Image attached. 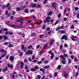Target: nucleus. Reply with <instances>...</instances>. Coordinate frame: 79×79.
<instances>
[{
    "mask_svg": "<svg viewBox=\"0 0 79 79\" xmlns=\"http://www.w3.org/2000/svg\"><path fill=\"white\" fill-rule=\"evenodd\" d=\"M5 23L7 24L8 25H9L10 27H16L17 26L16 25H10V23L9 22H8L7 21H5Z\"/></svg>",
    "mask_w": 79,
    "mask_h": 79,
    "instance_id": "obj_1",
    "label": "nucleus"
},
{
    "mask_svg": "<svg viewBox=\"0 0 79 79\" xmlns=\"http://www.w3.org/2000/svg\"><path fill=\"white\" fill-rule=\"evenodd\" d=\"M50 16H48L47 17L46 19L44 20V24H45L47 22V23H48V22H50Z\"/></svg>",
    "mask_w": 79,
    "mask_h": 79,
    "instance_id": "obj_2",
    "label": "nucleus"
},
{
    "mask_svg": "<svg viewBox=\"0 0 79 79\" xmlns=\"http://www.w3.org/2000/svg\"><path fill=\"white\" fill-rule=\"evenodd\" d=\"M49 53L51 54L52 56H51V59H52L54 57V54L53 52H52V50H50L49 52Z\"/></svg>",
    "mask_w": 79,
    "mask_h": 79,
    "instance_id": "obj_3",
    "label": "nucleus"
},
{
    "mask_svg": "<svg viewBox=\"0 0 79 79\" xmlns=\"http://www.w3.org/2000/svg\"><path fill=\"white\" fill-rule=\"evenodd\" d=\"M61 39L62 40L64 39L65 40H68V37H67V36L65 35H64L62 36L61 38Z\"/></svg>",
    "mask_w": 79,
    "mask_h": 79,
    "instance_id": "obj_4",
    "label": "nucleus"
},
{
    "mask_svg": "<svg viewBox=\"0 0 79 79\" xmlns=\"http://www.w3.org/2000/svg\"><path fill=\"white\" fill-rule=\"evenodd\" d=\"M26 54L27 55H30L32 54V51H31L29 50L26 53Z\"/></svg>",
    "mask_w": 79,
    "mask_h": 79,
    "instance_id": "obj_5",
    "label": "nucleus"
},
{
    "mask_svg": "<svg viewBox=\"0 0 79 79\" xmlns=\"http://www.w3.org/2000/svg\"><path fill=\"white\" fill-rule=\"evenodd\" d=\"M15 57L13 56H10L9 57V60L11 61V62H13L14 61Z\"/></svg>",
    "mask_w": 79,
    "mask_h": 79,
    "instance_id": "obj_6",
    "label": "nucleus"
},
{
    "mask_svg": "<svg viewBox=\"0 0 79 79\" xmlns=\"http://www.w3.org/2000/svg\"><path fill=\"white\" fill-rule=\"evenodd\" d=\"M60 57L62 58V60H64V61H65V60H66V59L63 56L61 55L60 56Z\"/></svg>",
    "mask_w": 79,
    "mask_h": 79,
    "instance_id": "obj_7",
    "label": "nucleus"
},
{
    "mask_svg": "<svg viewBox=\"0 0 79 79\" xmlns=\"http://www.w3.org/2000/svg\"><path fill=\"white\" fill-rule=\"evenodd\" d=\"M7 66L8 68H10V69L13 68V66L12 65H10V64H7Z\"/></svg>",
    "mask_w": 79,
    "mask_h": 79,
    "instance_id": "obj_8",
    "label": "nucleus"
},
{
    "mask_svg": "<svg viewBox=\"0 0 79 79\" xmlns=\"http://www.w3.org/2000/svg\"><path fill=\"white\" fill-rule=\"evenodd\" d=\"M6 53H7L6 52V51L4 54H2L1 56V57H2V58H3V57H4V56H5V55H6Z\"/></svg>",
    "mask_w": 79,
    "mask_h": 79,
    "instance_id": "obj_9",
    "label": "nucleus"
},
{
    "mask_svg": "<svg viewBox=\"0 0 79 79\" xmlns=\"http://www.w3.org/2000/svg\"><path fill=\"white\" fill-rule=\"evenodd\" d=\"M3 38H4V40H5V39H6V40H7V39H8V37L6 35H4L3 36Z\"/></svg>",
    "mask_w": 79,
    "mask_h": 79,
    "instance_id": "obj_10",
    "label": "nucleus"
},
{
    "mask_svg": "<svg viewBox=\"0 0 79 79\" xmlns=\"http://www.w3.org/2000/svg\"><path fill=\"white\" fill-rule=\"evenodd\" d=\"M52 6H57L58 5V4H56V2H54L52 4Z\"/></svg>",
    "mask_w": 79,
    "mask_h": 79,
    "instance_id": "obj_11",
    "label": "nucleus"
},
{
    "mask_svg": "<svg viewBox=\"0 0 79 79\" xmlns=\"http://www.w3.org/2000/svg\"><path fill=\"white\" fill-rule=\"evenodd\" d=\"M31 71H35L36 69L35 68H32L31 69Z\"/></svg>",
    "mask_w": 79,
    "mask_h": 79,
    "instance_id": "obj_12",
    "label": "nucleus"
},
{
    "mask_svg": "<svg viewBox=\"0 0 79 79\" xmlns=\"http://www.w3.org/2000/svg\"><path fill=\"white\" fill-rule=\"evenodd\" d=\"M52 15V12H48L47 14L48 16H51Z\"/></svg>",
    "mask_w": 79,
    "mask_h": 79,
    "instance_id": "obj_13",
    "label": "nucleus"
},
{
    "mask_svg": "<svg viewBox=\"0 0 79 79\" xmlns=\"http://www.w3.org/2000/svg\"><path fill=\"white\" fill-rule=\"evenodd\" d=\"M8 69V68L7 67V66H6L5 67V69H3V71L4 73H5V71H7Z\"/></svg>",
    "mask_w": 79,
    "mask_h": 79,
    "instance_id": "obj_14",
    "label": "nucleus"
},
{
    "mask_svg": "<svg viewBox=\"0 0 79 79\" xmlns=\"http://www.w3.org/2000/svg\"><path fill=\"white\" fill-rule=\"evenodd\" d=\"M41 24V23H40L39 22H36L34 24L35 25H40Z\"/></svg>",
    "mask_w": 79,
    "mask_h": 79,
    "instance_id": "obj_15",
    "label": "nucleus"
},
{
    "mask_svg": "<svg viewBox=\"0 0 79 79\" xmlns=\"http://www.w3.org/2000/svg\"><path fill=\"white\" fill-rule=\"evenodd\" d=\"M47 2V0H44L43 2V5H45V4H46Z\"/></svg>",
    "mask_w": 79,
    "mask_h": 79,
    "instance_id": "obj_16",
    "label": "nucleus"
},
{
    "mask_svg": "<svg viewBox=\"0 0 79 79\" xmlns=\"http://www.w3.org/2000/svg\"><path fill=\"white\" fill-rule=\"evenodd\" d=\"M16 26H17L16 27H15V28H17V27H19L20 28H21L23 27L21 25H19V26L16 25Z\"/></svg>",
    "mask_w": 79,
    "mask_h": 79,
    "instance_id": "obj_17",
    "label": "nucleus"
},
{
    "mask_svg": "<svg viewBox=\"0 0 79 79\" xmlns=\"http://www.w3.org/2000/svg\"><path fill=\"white\" fill-rule=\"evenodd\" d=\"M36 8H41V6L40 4H38L36 6Z\"/></svg>",
    "mask_w": 79,
    "mask_h": 79,
    "instance_id": "obj_18",
    "label": "nucleus"
},
{
    "mask_svg": "<svg viewBox=\"0 0 79 79\" xmlns=\"http://www.w3.org/2000/svg\"><path fill=\"white\" fill-rule=\"evenodd\" d=\"M71 62H72L71 59H69L68 61V64H70V63H71Z\"/></svg>",
    "mask_w": 79,
    "mask_h": 79,
    "instance_id": "obj_19",
    "label": "nucleus"
},
{
    "mask_svg": "<svg viewBox=\"0 0 79 79\" xmlns=\"http://www.w3.org/2000/svg\"><path fill=\"white\" fill-rule=\"evenodd\" d=\"M40 71H43V72H45V70L43 68H40Z\"/></svg>",
    "mask_w": 79,
    "mask_h": 79,
    "instance_id": "obj_20",
    "label": "nucleus"
},
{
    "mask_svg": "<svg viewBox=\"0 0 79 79\" xmlns=\"http://www.w3.org/2000/svg\"><path fill=\"white\" fill-rule=\"evenodd\" d=\"M53 42H54V40H51V42L50 43L51 45H52V44H53Z\"/></svg>",
    "mask_w": 79,
    "mask_h": 79,
    "instance_id": "obj_21",
    "label": "nucleus"
},
{
    "mask_svg": "<svg viewBox=\"0 0 79 79\" xmlns=\"http://www.w3.org/2000/svg\"><path fill=\"white\" fill-rule=\"evenodd\" d=\"M23 18L20 19L19 20H17L16 21L17 22L18 21H23Z\"/></svg>",
    "mask_w": 79,
    "mask_h": 79,
    "instance_id": "obj_22",
    "label": "nucleus"
},
{
    "mask_svg": "<svg viewBox=\"0 0 79 79\" xmlns=\"http://www.w3.org/2000/svg\"><path fill=\"white\" fill-rule=\"evenodd\" d=\"M25 12L26 13H27L29 12V10H28V9H26L25 10Z\"/></svg>",
    "mask_w": 79,
    "mask_h": 79,
    "instance_id": "obj_23",
    "label": "nucleus"
},
{
    "mask_svg": "<svg viewBox=\"0 0 79 79\" xmlns=\"http://www.w3.org/2000/svg\"><path fill=\"white\" fill-rule=\"evenodd\" d=\"M13 45L11 44H9V48H11L12 47H13Z\"/></svg>",
    "mask_w": 79,
    "mask_h": 79,
    "instance_id": "obj_24",
    "label": "nucleus"
},
{
    "mask_svg": "<svg viewBox=\"0 0 79 79\" xmlns=\"http://www.w3.org/2000/svg\"><path fill=\"white\" fill-rule=\"evenodd\" d=\"M32 45H31L28 46V49H31V48H32Z\"/></svg>",
    "mask_w": 79,
    "mask_h": 79,
    "instance_id": "obj_25",
    "label": "nucleus"
},
{
    "mask_svg": "<svg viewBox=\"0 0 79 79\" xmlns=\"http://www.w3.org/2000/svg\"><path fill=\"white\" fill-rule=\"evenodd\" d=\"M57 69H61V65H59L57 67Z\"/></svg>",
    "mask_w": 79,
    "mask_h": 79,
    "instance_id": "obj_26",
    "label": "nucleus"
},
{
    "mask_svg": "<svg viewBox=\"0 0 79 79\" xmlns=\"http://www.w3.org/2000/svg\"><path fill=\"white\" fill-rule=\"evenodd\" d=\"M44 69H48L49 68V66H44Z\"/></svg>",
    "mask_w": 79,
    "mask_h": 79,
    "instance_id": "obj_27",
    "label": "nucleus"
},
{
    "mask_svg": "<svg viewBox=\"0 0 79 79\" xmlns=\"http://www.w3.org/2000/svg\"><path fill=\"white\" fill-rule=\"evenodd\" d=\"M67 76H68V74L66 73H64V77L67 78Z\"/></svg>",
    "mask_w": 79,
    "mask_h": 79,
    "instance_id": "obj_28",
    "label": "nucleus"
},
{
    "mask_svg": "<svg viewBox=\"0 0 79 79\" xmlns=\"http://www.w3.org/2000/svg\"><path fill=\"white\" fill-rule=\"evenodd\" d=\"M26 50H27V48L25 47L23 49V50H22V51H24V52H26Z\"/></svg>",
    "mask_w": 79,
    "mask_h": 79,
    "instance_id": "obj_29",
    "label": "nucleus"
},
{
    "mask_svg": "<svg viewBox=\"0 0 79 79\" xmlns=\"http://www.w3.org/2000/svg\"><path fill=\"white\" fill-rule=\"evenodd\" d=\"M36 6V4H32L31 6L33 8H34V7H35Z\"/></svg>",
    "mask_w": 79,
    "mask_h": 79,
    "instance_id": "obj_30",
    "label": "nucleus"
},
{
    "mask_svg": "<svg viewBox=\"0 0 79 79\" xmlns=\"http://www.w3.org/2000/svg\"><path fill=\"white\" fill-rule=\"evenodd\" d=\"M0 51L2 53H3V52H5V50H4V49H1L0 50Z\"/></svg>",
    "mask_w": 79,
    "mask_h": 79,
    "instance_id": "obj_31",
    "label": "nucleus"
},
{
    "mask_svg": "<svg viewBox=\"0 0 79 79\" xmlns=\"http://www.w3.org/2000/svg\"><path fill=\"white\" fill-rule=\"evenodd\" d=\"M48 61L47 60H46L44 61V64H47V63H48Z\"/></svg>",
    "mask_w": 79,
    "mask_h": 79,
    "instance_id": "obj_32",
    "label": "nucleus"
},
{
    "mask_svg": "<svg viewBox=\"0 0 79 79\" xmlns=\"http://www.w3.org/2000/svg\"><path fill=\"white\" fill-rule=\"evenodd\" d=\"M64 57H68V56H69V55H66V54H64Z\"/></svg>",
    "mask_w": 79,
    "mask_h": 79,
    "instance_id": "obj_33",
    "label": "nucleus"
},
{
    "mask_svg": "<svg viewBox=\"0 0 79 79\" xmlns=\"http://www.w3.org/2000/svg\"><path fill=\"white\" fill-rule=\"evenodd\" d=\"M24 45L22 44V50H23V49H24Z\"/></svg>",
    "mask_w": 79,
    "mask_h": 79,
    "instance_id": "obj_34",
    "label": "nucleus"
},
{
    "mask_svg": "<svg viewBox=\"0 0 79 79\" xmlns=\"http://www.w3.org/2000/svg\"><path fill=\"white\" fill-rule=\"evenodd\" d=\"M57 74H58V73H57V72H56L54 73L55 77H56V76H57Z\"/></svg>",
    "mask_w": 79,
    "mask_h": 79,
    "instance_id": "obj_35",
    "label": "nucleus"
},
{
    "mask_svg": "<svg viewBox=\"0 0 79 79\" xmlns=\"http://www.w3.org/2000/svg\"><path fill=\"white\" fill-rule=\"evenodd\" d=\"M10 5V3H8L6 5V7H8Z\"/></svg>",
    "mask_w": 79,
    "mask_h": 79,
    "instance_id": "obj_36",
    "label": "nucleus"
},
{
    "mask_svg": "<svg viewBox=\"0 0 79 79\" xmlns=\"http://www.w3.org/2000/svg\"><path fill=\"white\" fill-rule=\"evenodd\" d=\"M15 14H16V12H15V11H13L12 12V15H15Z\"/></svg>",
    "mask_w": 79,
    "mask_h": 79,
    "instance_id": "obj_37",
    "label": "nucleus"
},
{
    "mask_svg": "<svg viewBox=\"0 0 79 79\" xmlns=\"http://www.w3.org/2000/svg\"><path fill=\"white\" fill-rule=\"evenodd\" d=\"M16 10H17V11H20V10H21V9L17 7L16 8Z\"/></svg>",
    "mask_w": 79,
    "mask_h": 79,
    "instance_id": "obj_38",
    "label": "nucleus"
},
{
    "mask_svg": "<svg viewBox=\"0 0 79 79\" xmlns=\"http://www.w3.org/2000/svg\"><path fill=\"white\" fill-rule=\"evenodd\" d=\"M50 30V27H48L47 28V31H49Z\"/></svg>",
    "mask_w": 79,
    "mask_h": 79,
    "instance_id": "obj_39",
    "label": "nucleus"
},
{
    "mask_svg": "<svg viewBox=\"0 0 79 79\" xmlns=\"http://www.w3.org/2000/svg\"><path fill=\"white\" fill-rule=\"evenodd\" d=\"M58 23H59V21H58V20L55 23V25H56V24H58Z\"/></svg>",
    "mask_w": 79,
    "mask_h": 79,
    "instance_id": "obj_40",
    "label": "nucleus"
},
{
    "mask_svg": "<svg viewBox=\"0 0 79 79\" xmlns=\"http://www.w3.org/2000/svg\"><path fill=\"white\" fill-rule=\"evenodd\" d=\"M42 63V61H40L38 62L37 64H41Z\"/></svg>",
    "mask_w": 79,
    "mask_h": 79,
    "instance_id": "obj_41",
    "label": "nucleus"
},
{
    "mask_svg": "<svg viewBox=\"0 0 79 79\" xmlns=\"http://www.w3.org/2000/svg\"><path fill=\"white\" fill-rule=\"evenodd\" d=\"M60 32H61L62 34H64V33L65 32L63 30L60 31Z\"/></svg>",
    "mask_w": 79,
    "mask_h": 79,
    "instance_id": "obj_42",
    "label": "nucleus"
},
{
    "mask_svg": "<svg viewBox=\"0 0 79 79\" xmlns=\"http://www.w3.org/2000/svg\"><path fill=\"white\" fill-rule=\"evenodd\" d=\"M35 69L36 70V69H39V67H38V66H37L36 65L35 66Z\"/></svg>",
    "mask_w": 79,
    "mask_h": 79,
    "instance_id": "obj_43",
    "label": "nucleus"
},
{
    "mask_svg": "<svg viewBox=\"0 0 79 79\" xmlns=\"http://www.w3.org/2000/svg\"><path fill=\"white\" fill-rule=\"evenodd\" d=\"M71 29H74V25H72L71 26Z\"/></svg>",
    "mask_w": 79,
    "mask_h": 79,
    "instance_id": "obj_44",
    "label": "nucleus"
},
{
    "mask_svg": "<svg viewBox=\"0 0 79 79\" xmlns=\"http://www.w3.org/2000/svg\"><path fill=\"white\" fill-rule=\"evenodd\" d=\"M11 76L12 77V78H15V75L13 74H11Z\"/></svg>",
    "mask_w": 79,
    "mask_h": 79,
    "instance_id": "obj_45",
    "label": "nucleus"
},
{
    "mask_svg": "<svg viewBox=\"0 0 79 79\" xmlns=\"http://www.w3.org/2000/svg\"><path fill=\"white\" fill-rule=\"evenodd\" d=\"M24 61L25 63H27V61H28V60L27 59H25L24 60Z\"/></svg>",
    "mask_w": 79,
    "mask_h": 79,
    "instance_id": "obj_46",
    "label": "nucleus"
},
{
    "mask_svg": "<svg viewBox=\"0 0 79 79\" xmlns=\"http://www.w3.org/2000/svg\"><path fill=\"white\" fill-rule=\"evenodd\" d=\"M35 10L34 9H31L30 10V12H34Z\"/></svg>",
    "mask_w": 79,
    "mask_h": 79,
    "instance_id": "obj_47",
    "label": "nucleus"
},
{
    "mask_svg": "<svg viewBox=\"0 0 79 79\" xmlns=\"http://www.w3.org/2000/svg\"><path fill=\"white\" fill-rule=\"evenodd\" d=\"M31 35L32 36H34L35 35V33H33L31 34Z\"/></svg>",
    "mask_w": 79,
    "mask_h": 79,
    "instance_id": "obj_48",
    "label": "nucleus"
},
{
    "mask_svg": "<svg viewBox=\"0 0 79 79\" xmlns=\"http://www.w3.org/2000/svg\"><path fill=\"white\" fill-rule=\"evenodd\" d=\"M75 61H77V57H75L74 58Z\"/></svg>",
    "mask_w": 79,
    "mask_h": 79,
    "instance_id": "obj_49",
    "label": "nucleus"
},
{
    "mask_svg": "<svg viewBox=\"0 0 79 79\" xmlns=\"http://www.w3.org/2000/svg\"><path fill=\"white\" fill-rule=\"evenodd\" d=\"M75 10H79V8L78 7H76L75 8Z\"/></svg>",
    "mask_w": 79,
    "mask_h": 79,
    "instance_id": "obj_50",
    "label": "nucleus"
},
{
    "mask_svg": "<svg viewBox=\"0 0 79 79\" xmlns=\"http://www.w3.org/2000/svg\"><path fill=\"white\" fill-rule=\"evenodd\" d=\"M23 55V52H20V56H22V55Z\"/></svg>",
    "mask_w": 79,
    "mask_h": 79,
    "instance_id": "obj_51",
    "label": "nucleus"
},
{
    "mask_svg": "<svg viewBox=\"0 0 79 79\" xmlns=\"http://www.w3.org/2000/svg\"><path fill=\"white\" fill-rule=\"evenodd\" d=\"M62 63L64 64H66V62H65V61H62Z\"/></svg>",
    "mask_w": 79,
    "mask_h": 79,
    "instance_id": "obj_52",
    "label": "nucleus"
},
{
    "mask_svg": "<svg viewBox=\"0 0 79 79\" xmlns=\"http://www.w3.org/2000/svg\"><path fill=\"white\" fill-rule=\"evenodd\" d=\"M45 25H44L43 27V29H45Z\"/></svg>",
    "mask_w": 79,
    "mask_h": 79,
    "instance_id": "obj_53",
    "label": "nucleus"
},
{
    "mask_svg": "<svg viewBox=\"0 0 79 79\" xmlns=\"http://www.w3.org/2000/svg\"><path fill=\"white\" fill-rule=\"evenodd\" d=\"M25 69H27L28 68V67L27 66V65H26L25 66Z\"/></svg>",
    "mask_w": 79,
    "mask_h": 79,
    "instance_id": "obj_54",
    "label": "nucleus"
},
{
    "mask_svg": "<svg viewBox=\"0 0 79 79\" xmlns=\"http://www.w3.org/2000/svg\"><path fill=\"white\" fill-rule=\"evenodd\" d=\"M8 44V42H6L4 43V44L5 45H6Z\"/></svg>",
    "mask_w": 79,
    "mask_h": 79,
    "instance_id": "obj_55",
    "label": "nucleus"
},
{
    "mask_svg": "<svg viewBox=\"0 0 79 79\" xmlns=\"http://www.w3.org/2000/svg\"><path fill=\"white\" fill-rule=\"evenodd\" d=\"M61 17V14H59L58 15V18H60Z\"/></svg>",
    "mask_w": 79,
    "mask_h": 79,
    "instance_id": "obj_56",
    "label": "nucleus"
},
{
    "mask_svg": "<svg viewBox=\"0 0 79 79\" xmlns=\"http://www.w3.org/2000/svg\"><path fill=\"white\" fill-rule=\"evenodd\" d=\"M77 18L79 19V12H78V13L77 14Z\"/></svg>",
    "mask_w": 79,
    "mask_h": 79,
    "instance_id": "obj_57",
    "label": "nucleus"
},
{
    "mask_svg": "<svg viewBox=\"0 0 79 79\" xmlns=\"http://www.w3.org/2000/svg\"><path fill=\"white\" fill-rule=\"evenodd\" d=\"M22 37H25V34L24 33H23L22 34Z\"/></svg>",
    "mask_w": 79,
    "mask_h": 79,
    "instance_id": "obj_58",
    "label": "nucleus"
},
{
    "mask_svg": "<svg viewBox=\"0 0 79 79\" xmlns=\"http://www.w3.org/2000/svg\"><path fill=\"white\" fill-rule=\"evenodd\" d=\"M40 47V45H37V46H36V48L37 49H38V48H39V47Z\"/></svg>",
    "mask_w": 79,
    "mask_h": 79,
    "instance_id": "obj_59",
    "label": "nucleus"
},
{
    "mask_svg": "<svg viewBox=\"0 0 79 79\" xmlns=\"http://www.w3.org/2000/svg\"><path fill=\"white\" fill-rule=\"evenodd\" d=\"M9 35H13V33L12 32H10L9 33Z\"/></svg>",
    "mask_w": 79,
    "mask_h": 79,
    "instance_id": "obj_60",
    "label": "nucleus"
},
{
    "mask_svg": "<svg viewBox=\"0 0 79 79\" xmlns=\"http://www.w3.org/2000/svg\"><path fill=\"white\" fill-rule=\"evenodd\" d=\"M64 46L65 47H68V44H64Z\"/></svg>",
    "mask_w": 79,
    "mask_h": 79,
    "instance_id": "obj_61",
    "label": "nucleus"
},
{
    "mask_svg": "<svg viewBox=\"0 0 79 79\" xmlns=\"http://www.w3.org/2000/svg\"><path fill=\"white\" fill-rule=\"evenodd\" d=\"M38 79H40V78L41 77H40V76L38 75Z\"/></svg>",
    "mask_w": 79,
    "mask_h": 79,
    "instance_id": "obj_62",
    "label": "nucleus"
},
{
    "mask_svg": "<svg viewBox=\"0 0 79 79\" xmlns=\"http://www.w3.org/2000/svg\"><path fill=\"white\" fill-rule=\"evenodd\" d=\"M59 29H60V27H58L56 28V31H58Z\"/></svg>",
    "mask_w": 79,
    "mask_h": 79,
    "instance_id": "obj_63",
    "label": "nucleus"
},
{
    "mask_svg": "<svg viewBox=\"0 0 79 79\" xmlns=\"http://www.w3.org/2000/svg\"><path fill=\"white\" fill-rule=\"evenodd\" d=\"M71 58L72 59H73V58H74V56L73 55H72L71 56Z\"/></svg>",
    "mask_w": 79,
    "mask_h": 79,
    "instance_id": "obj_64",
    "label": "nucleus"
}]
</instances>
